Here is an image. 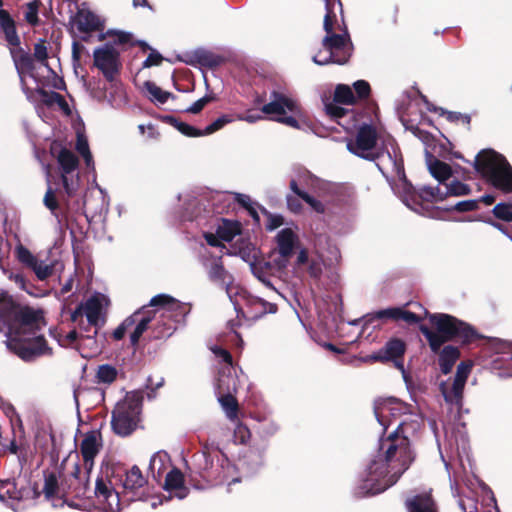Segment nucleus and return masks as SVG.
I'll return each mask as SVG.
<instances>
[{"instance_id":"1","label":"nucleus","mask_w":512,"mask_h":512,"mask_svg":"<svg viewBox=\"0 0 512 512\" xmlns=\"http://www.w3.org/2000/svg\"><path fill=\"white\" fill-rule=\"evenodd\" d=\"M414 460L410 441L404 435V422L379 440L376 455L360 476L355 493L359 497L376 495L394 485Z\"/></svg>"},{"instance_id":"2","label":"nucleus","mask_w":512,"mask_h":512,"mask_svg":"<svg viewBox=\"0 0 512 512\" xmlns=\"http://www.w3.org/2000/svg\"><path fill=\"white\" fill-rule=\"evenodd\" d=\"M43 315L30 307H18L7 293L0 294V331H5L9 351L26 362L51 354L45 339L38 335Z\"/></svg>"},{"instance_id":"3","label":"nucleus","mask_w":512,"mask_h":512,"mask_svg":"<svg viewBox=\"0 0 512 512\" xmlns=\"http://www.w3.org/2000/svg\"><path fill=\"white\" fill-rule=\"evenodd\" d=\"M325 2L326 14L324 17L325 37L322 40V48L313 56L317 65L345 64L353 51V45L347 29H342L340 34L336 33L338 19L336 10L342 14V3L340 0H323Z\"/></svg>"},{"instance_id":"4","label":"nucleus","mask_w":512,"mask_h":512,"mask_svg":"<svg viewBox=\"0 0 512 512\" xmlns=\"http://www.w3.org/2000/svg\"><path fill=\"white\" fill-rule=\"evenodd\" d=\"M150 306L156 308L154 310H147L146 307H143L141 310L136 311L133 314L138 316L137 321L134 324L136 327L130 335L132 345H136L138 343L142 334L148 329L149 324L153 321H157V331L155 333L156 338L170 336L175 330L171 319L185 314L183 311L184 304L167 294L154 296L150 300Z\"/></svg>"},{"instance_id":"5","label":"nucleus","mask_w":512,"mask_h":512,"mask_svg":"<svg viewBox=\"0 0 512 512\" xmlns=\"http://www.w3.org/2000/svg\"><path fill=\"white\" fill-rule=\"evenodd\" d=\"M474 166L493 187L503 193L512 192V167L503 155L491 149L482 150Z\"/></svg>"},{"instance_id":"6","label":"nucleus","mask_w":512,"mask_h":512,"mask_svg":"<svg viewBox=\"0 0 512 512\" xmlns=\"http://www.w3.org/2000/svg\"><path fill=\"white\" fill-rule=\"evenodd\" d=\"M64 472L52 471L45 474L43 493L47 500L60 497L68 490L79 493L83 487L80 476V465L77 461L65 460L62 463Z\"/></svg>"},{"instance_id":"7","label":"nucleus","mask_w":512,"mask_h":512,"mask_svg":"<svg viewBox=\"0 0 512 512\" xmlns=\"http://www.w3.org/2000/svg\"><path fill=\"white\" fill-rule=\"evenodd\" d=\"M141 408L142 397L137 392L127 393L124 399L118 401L112 411L114 433L124 437L135 431L140 423Z\"/></svg>"},{"instance_id":"8","label":"nucleus","mask_w":512,"mask_h":512,"mask_svg":"<svg viewBox=\"0 0 512 512\" xmlns=\"http://www.w3.org/2000/svg\"><path fill=\"white\" fill-rule=\"evenodd\" d=\"M430 320L435 325L436 331H431L425 326L420 329L434 352H437L445 342L454 337L467 338L471 333V328L468 325L447 314L432 315Z\"/></svg>"},{"instance_id":"9","label":"nucleus","mask_w":512,"mask_h":512,"mask_svg":"<svg viewBox=\"0 0 512 512\" xmlns=\"http://www.w3.org/2000/svg\"><path fill=\"white\" fill-rule=\"evenodd\" d=\"M40 492L26 475L0 482V501L14 511L20 508V503L34 500Z\"/></svg>"},{"instance_id":"10","label":"nucleus","mask_w":512,"mask_h":512,"mask_svg":"<svg viewBox=\"0 0 512 512\" xmlns=\"http://www.w3.org/2000/svg\"><path fill=\"white\" fill-rule=\"evenodd\" d=\"M228 297L237 312L244 316L259 318L266 313L276 312V305L251 295L241 286H229Z\"/></svg>"},{"instance_id":"11","label":"nucleus","mask_w":512,"mask_h":512,"mask_svg":"<svg viewBox=\"0 0 512 512\" xmlns=\"http://www.w3.org/2000/svg\"><path fill=\"white\" fill-rule=\"evenodd\" d=\"M262 113L270 115L272 120L283 123L293 128H299L296 116L301 115L296 100L285 93L272 92L269 103L262 107Z\"/></svg>"},{"instance_id":"12","label":"nucleus","mask_w":512,"mask_h":512,"mask_svg":"<svg viewBox=\"0 0 512 512\" xmlns=\"http://www.w3.org/2000/svg\"><path fill=\"white\" fill-rule=\"evenodd\" d=\"M374 161L395 193L399 194L401 190H404L405 193L412 192V185L408 183L405 177L402 159L398 158L395 152L391 154L390 151L378 150Z\"/></svg>"},{"instance_id":"13","label":"nucleus","mask_w":512,"mask_h":512,"mask_svg":"<svg viewBox=\"0 0 512 512\" xmlns=\"http://www.w3.org/2000/svg\"><path fill=\"white\" fill-rule=\"evenodd\" d=\"M398 195L411 210L432 217H435L436 214L429 212L430 205L442 202L447 197V193H444L439 187L431 186H424L419 191H415L412 187L411 193L401 190Z\"/></svg>"},{"instance_id":"14","label":"nucleus","mask_w":512,"mask_h":512,"mask_svg":"<svg viewBox=\"0 0 512 512\" xmlns=\"http://www.w3.org/2000/svg\"><path fill=\"white\" fill-rule=\"evenodd\" d=\"M406 351L405 343L400 339L389 340L380 350L364 358L365 362H393L394 366L401 372L402 378L410 389L411 377L404 368L403 356Z\"/></svg>"},{"instance_id":"15","label":"nucleus","mask_w":512,"mask_h":512,"mask_svg":"<svg viewBox=\"0 0 512 512\" xmlns=\"http://www.w3.org/2000/svg\"><path fill=\"white\" fill-rule=\"evenodd\" d=\"M57 161L60 166L64 192L67 197H73L80 186L79 160L72 151L63 148L57 156Z\"/></svg>"},{"instance_id":"16","label":"nucleus","mask_w":512,"mask_h":512,"mask_svg":"<svg viewBox=\"0 0 512 512\" xmlns=\"http://www.w3.org/2000/svg\"><path fill=\"white\" fill-rule=\"evenodd\" d=\"M93 62L109 82L116 79L122 67L120 52L110 44H104L93 51Z\"/></svg>"},{"instance_id":"17","label":"nucleus","mask_w":512,"mask_h":512,"mask_svg":"<svg viewBox=\"0 0 512 512\" xmlns=\"http://www.w3.org/2000/svg\"><path fill=\"white\" fill-rule=\"evenodd\" d=\"M347 149L361 158L375 160V156L379 150L375 129L369 125L361 126L355 139H351L347 142Z\"/></svg>"},{"instance_id":"18","label":"nucleus","mask_w":512,"mask_h":512,"mask_svg":"<svg viewBox=\"0 0 512 512\" xmlns=\"http://www.w3.org/2000/svg\"><path fill=\"white\" fill-rule=\"evenodd\" d=\"M103 448V439L100 431L91 430L84 434L79 445V451L84 462V472L80 471L83 487H86L88 475L94 467V460Z\"/></svg>"},{"instance_id":"19","label":"nucleus","mask_w":512,"mask_h":512,"mask_svg":"<svg viewBox=\"0 0 512 512\" xmlns=\"http://www.w3.org/2000/svg\"><path fill=\"white\" fill-rule=\"evenodd\" d=\"M108 305L109 299L104 294L95 293L76 308L71 319L78 321L79 317L85 315L89 325L98 327L104 322L103 312Z\"/></svg>"},{"instance_id":"20","label":"nucleus","mask_w":512,"mask_h":512,"mask_svg":"<svg viewBox=\"0 0 512 512\" xmlns=\"http://www.w3.org/2000/svg\"><path fill=\"white\" fill-rule=\"evenodd\" d=\"M211 351L223 362V367L219 371V376L216 382V393L224 394L236 392L237 377L232 366V357L230 353L219 346L211 347Z\"/></svg>"},{"instance_id":"21","label":"nucleus","mask_w":512,"mask_h":512,"mask_svg":"<svg viewBox=\"0 0 512 512\" xmlns=\"http://www.w3.org/2000/svg\"><path fill=\"white\" fill-rule=\"evenodd\" d=\"M471 371V365L461 362L456 371V375L452 381L442 382L440 384L441 393L445 401L449 404L461 406L463 398V390L467 378Z\"/></svg>"},{"instance_id":"22","label":"nucleus","mask_w":512,"mask_h":512,"mask_svg":"<svg viewBox=\"0 0 512 512\" xmlns=\"http://www.w3.org/2000/svg\"><path fill=\"white\" fill-rule=\"evenodd\" d=\"M275 240L278 257L275 258L274 262L278 269H283L287 266L288 259L299 242L297 227L289 226L281 229L276 234Z\"/></svg>"},{"instance_id":"23","label":"nucleus","mask_w":512,"mask_h":512,"mask_svg":"<svg viewBox=\"0 0 512 512\" xmlns=\"http://www.w3.org/2000/svg\"><path fill=\"white\" fill-rule=\"evenodd\" d=\"M122 485L124 494L129 500L143 501L148 498L147 480L137 466H133L125 473Z\"/></svg>"},{"instance_id":"24","label":"nucleus","mask_w":512,"mask_h":512,"mask_svg":"<svg viewBox=\"0 0 512 512\" xmlns=\"http://www.w3.org/2000/svg\"><path fill=\"white\" fill-rule=\"evenodd\" d=\"M15 255L17 260L27 268L31 269L39 280H46L52 275L55 266L54 263H48L39 259L38 256L34 255L22 244L16 246Z\"/></svg>"},{"instance_id":"25","label":"nucleus","mask_w":512,"mask_h":512,"mask_svg":"<svg viewBox=\"0 0 512 512\" xmlns=\"http://www.w3.org/2000/svg\"><path fill=\"white\" fill-rule=\"evenodd\" d=\"M95 497L101 509L105 512H119L120 498L119 494L114 490L110 480L103 476H99L95 482Z\"/></svg>"},{"instance_id":"26","label":"nucleus","mask_w":512,"mask_h":512,"mask_svg":"<svg viewBox=\"0 0 512 512\" xmlns=\"http://www.w3.org/2000/svg\"><path fill=\"white\" fill-rule=\"evenodd\" d=\"M406 410V406L395 398L379 399L375 402L374 413L381 426L387 429Z\"/></svg>"},{"instance_id":"27","label":"nucleus","mask_w":512,"mask_h":512,"mask_svg":"<svg viewBox=\"0 0 512 512\" xmlns=\"http://www.w3.org/2000/svg\"><path fill=\"white\" fill-rule=\"evenodd\" d=\"M72 24L81 33L97 31L101 27L99 17L86 8L85 5L78 8L77 13L72 18Z\"/></svg>"},{"instance_id":"28","label":"nucleus","mask_w":512,"mask_h":512,"mask_svg":"<svg viewBox=\"0 0 512 512\" xmlns=\"http://www.w3.org/2000/svg\"><path fill=\"white\" fill-rule=\"evenodd\" d=\"M10 53L20 78L23 80L26 75L33 76L35 68L33 56L20 47V44L10 45Z\"/></svg>"},{"instance_id":"29","label":"nucleus","mask_w":512,"mask_h":512,"mask_svg":"<svg viewBox=\"0 0 512 512\" xmlns=\"http://www.w3.org/2000/svg\"><path fill=\"white\" fill-rule=\"evenodd\" d=\"M163 488L171 498L175 497L180 500L184 499L189 493V489L184 485V476L177 468L171 469L166 474Z\"/></svg>"},{"instance_id":"30","label":"nucleus","mask_w":512,"mask_h":512,"mask_svg":"<svg viewBox=\"0 0 512 512\" xmlns=\"http://www.w3.org/2000/svg\"><path fill=\"white\" fill-rule=\"evenodd\" d=\"M206 269L209 279L213 282L225 286L227 294L229 286H239L238 284L234 283L233 277L224 268L220 258L212 259L209 264L206 265Z\"/></svg>"},{"instance_id":"31","label":"nucleus","mask_w":512,"mask_h":512,"mask_svg":"<svg viewBox=\"0 0 512 512\" xmlns=\"http://www.w3.org/2000/svg\"><path fill=\"white\" fill-rule=\"evenodd\" d=\"M405 506L408 512H438L430 492H423L407 498Z\"/></svg>"},{"instance_id":"32","label":"nucleus","mask_w":512,"mask_h":512,"mask_svg":"<svg viewBox=\"0 0 512 512\" xmlns=\"http://www.w3.org/2000/svg\"><path fill=\"white\" fill-rule=\"evenodd\" d=\"M426 165L430 174L440 183H443L452 175V168L450 165L440 161L429 152H426Z\"/></svg>"},{"instance_id":"33","label":"nucleus","mask_w":512,"mask_h":512,"mask_svg":"<svg viewBox=\"0 0 512 512\" xmlns=\"http://www.w3.org/2000/svg\"><path fill=\"white\" fill-rule=\"evenodd\" d=\"M0 29L5 35V39L9 45L20 44L15 21L10 16L8 11L0 9Z\"/></svg>"},{"instance_id":"34","label":"nucleus","mask_w":512,"mask_h":512,"mask_svg":"<svg viewBox=\"0 0 512 512\" xmlns=\"http://www.w3.org/2000/svg\"><path fill=\"white\" fill-rule=\"evenodd\" d=\"M170 466L169 455L164 451H158L150 459L149 472L154 479L159 480Z\"/></svg>"},{"instance_id":"35","label":"nucleus","mask_w":512,"mask_h":512,"mask_svg":"<svg viewBox=\"0 0 512 512\" xmlns=\"http://www.w3.org/2000/svg\"><path fill=\"white\" fill-rule=\"evenodd\" d=\"M253 275L261 281L267 288L271 289L275 294L281 296L275 289L270 276L272 273L273 266L270 262H265L259 259L256 263L250 267Z\"/></svg>"},{"instance_id":"36","label":"nucleus","mask_w":512,"mask_h":512,"mask_svg":"<svg viewBox=\"0 0 512 512\" xmlns=\"http://www.w3.org/2000/svg\"><path fill=\"white\" fill-rule=\"evenodd\" d=\"M460 353L458 348L448 345L443 348L439 356V365L443 374L451 372L452 367L459 358Z\"/></svg>"},{"instance_id":"37","label":"nucleus","mask_w":512,"mask_h":512,"mask_svg":"<svg viewBox=\"0 0 512 512\" xmlns=\"http://www.w3.org/2000/svg\"><path fill=\"white\" fill-rule=\"evenodd\" d=\"M240 228L238 221L223 219L218 225L217 234L221 240L229 242L240 233Z\"/></svg>"},{"instance_id":"38","label":"nucleus","mask_w":512,"mask_h":512,"mask_svg":"<svg viewBox=\"0 0 512 512\" xmlns=\"http://www.w3.org/2000/svg\"><path fill=\"white\" fill-rule=\"evenodd\" d=\"M217 397L227 418L231 421H236L238 405L233 393L217 394Z\"/></svg>"},{"instance_id":"39","label":"nucleus","mask_w":512,"mask_h":512,"mask_svg":"<svg viewBox=\"0 0 512 512\" xmlns=\"http://www.w3.org/2000/svg\"><path fill=\"white\" fill-rule=\"evenodd\" d=\"M378 317H380V318L386 317V318H391V319H396V320L401 319L407 323L418 322V317L416 314H414L410 311L402 310L400 308H389V309L382 310V311L378 312Z\"/></svg>"},{"instance_id":"40","label":"nucleus","mask_w":512,"mask_h":512,"mask_svg":"<svg viewBox=\"0 0 512 512\" xmlns=\"http://www.w3.org/2000/svg\"><path fill=\"white\" fill-rule=\"evenodd\" d=\"M39 10H40V1L33 0L22 7L23 17L27 24L30 26H37L40 23L39 18Z\"/></svg>"},{"instance_id":"41","label":"nucleus","mask_w":512,"mask_h":512,"mask_svg":"<svg viewBox=\"0 0 512 512\" xmlns=\"http://www.w3.org/2000/svg\"><path fill=\"white\" fill-rule=\"evenodd\" d=\"M144 88L148 93L149 99L159 104L166 103V101L171 95L169 92L162 90L160 87H158L155 83L151 81H146L144 83Z\"/></svg>"},{"instance_id":"42","label":"nucleus","mask_w":512,"mask_h":512,"mask_svg":"<svg viewBox=\"0 0 512 512\" xmlns=\"http://www.w3.org/2000/svg\"><path fill=\"white\" fill-rule=\"evenodd\" d=\"M334 101L340 104H353L356 102V96L350 86L339 84L335 89Z\"/></svg>"},{"instance_id":"43","label":"nucleus","mask_w":512,"mask_h":512,"mask_svg":"<svg viewBox=\"0 0 512 512\" xmlns=\"http://www.w3.org/2000/svg\"><path fill=\"white\" fill-rule=\"evenodd\" d=\"M50 171L47 169V183L48 188L43 198V203L47 209L51 211L53 215H57V210L59 207V202L57 200V193L50 185Z\"/></svg>"},{"instance_id":"44","label":"nucleus","mask_w":512,"mask_h":512,"mask_svg":"<svg viewBox=\"0 0 512 512\" xmlns=\"http://www.w3.org/2000/svg\"><path fill=\"white\" fill-rule=\"evenodd\" d=\"M76 149L84 158V161H85L87 167L94 168V162H93L92 154L89 149L88 140H87L86 136L82 133L77 134Z\"/></svg>"},{"instance_id":"45","label":"nucleus","mask_w":512,"mask_h":512,"mask_svg":"<svg viewBox=\"0 0 512 512\" xmlns=\"http://www.w3.org/2000/svg\"><path fill=\"white\" fill-rule=\"evenodd\" d=\"M237 254L251 267L252 264L256 263L259 259V251L252 244H246L238 249Z\"/></svg>"},{"instance_id":"46","label":"nucleus","mask_w":512,"mask_h":512,"mask_svg":"<svg viewBox=\"0 0 512 512\" xmlns=\"http://www.w3.org/2000/svg\"><path fill=\"white\" fill-rule=\"evenodd\" d=\"M235 200L237 203L242 205L244 208L248 210L250 215L256 220L259 221V216L257 213V203L252 200V198L249 195L241 194V193H235Z\"/></svg>"},{"instance_id":"47","label":"nucleus","mask_w":512,"mask_h":512,"mask_svg":"<svg viewBox=\"0 0 512 512\" xmlns=\"http://www.w3.org/2000/svg\"><path fill=\"white\" fill-rule=\"evenodd\" d=\"M471 192L470 187L462 183L458 180L452 181L451 183L446 185V190L444 193H447L448 196H464L468 195Z\"/></svg>"},{"instance_id":"48","label":"nucleus","mask_w":512,"mask_h":512,"mask_svg":"<svg viewBox=\"0 0 512 512\" xmlns=\"http://www.w3.org/2000/svg\"><path fill=\"white\" fill-rule=\"evenodd\" d=\"M494 216L503 221H512V204L498 203L492 210Z\"/></svg>"},{"instance_id":"49","label":"nucleus","mask_w":512,"mask_h":512,"mask_svg":"<svg viewBox=\"0 0 512 512\" xmlns=\"http://www.w3.org/2000/svg\"><path fill=\"white\" fill-rule=\"evenodd\" d=\"M172 124L180 133H182L185 136H188V137L204 136L203 131L196 129L187 123L173 120Z\"/></svg>"},{"instance_id":"50","label":"nucleus","mask_w":512,"mask_h":512,"mask_svg":"<svg viewBox=\"0 0 512 512\" xmlns=\"http://www.w3.org/2000/svg\"><path fill=\"white\" fill-rule=\"evenodd\" d=\"M138 315H131L127 317L113 332L115 340H121L128 329H130L137 321Z\"/></svg>"},{"instance_id":"51","label":"nucleus","mask_w":512,"mask_h":512,"mask_svg":"<svg viewBox=\"0 0 512 512\" xmlns=\"http://www.w3.org/2000/svg\"><path fill=\"white\" fill-rule=\"evenodd\" d=\"M48 49L44 40H40L34 45L33 59L47 67Z\"/></svg>"},{"instance_id":"52","label":"nucleus","mask_w":512,"mask_h":512,"mask_svg":"<svg viewBox=\"0 0 512 512\" xmlns=\"http://www.w3.org/2000/svg\"><path fill=\"white\" fill-rule=\"evenodd\" d=\"M116 369L109 365H102L99 367L97 377L100 382L111 383L116 378Z\"/></svg>"},{"instance_id":"53","label":"nucleus","mask_w":512,"mask_h":512,"mask_svg":"<svg viewBox=\"0 0 512 512\" xmlns=\"http://www.w3.org/2000/svg\"><path fill=\"white\" fill-rule=\"evenodd\" d=\"M233 119L228 115H222L213 121L210 125H208L204 130V135L212 134L220 129H222L226 124L231 123Z\"/></svg>"},{"instance_id":"54","label":"nucleus","mask_w":512,"mask_h":512,"mask_svg":"<svg viewBox=\"0 0 512 512\" xmlns=\"http://www.w3.org/2000/svg\"><path fill=\"white\" fill-rule=\"evenodd\" d=\"M264 214L266 216V229L269 231H273L284 224V218L280 214H272L266 210H264Z\"/></svg>"},{"instance_id":"55","label":"nucleus","mask_w":512,"mask_h":512,"mask_svg":"<svg viewBox=\"0 0 512 512\" xmlns=\"http://www.w3.org/2000/svg\"><path fill=\"white\" fill-rule=\"evenodd\" d=\"M249 438H250L249 429L240 423L236 424V427L234 429L235 442L244 444L248 441Z\"/></svg>"},{"instance_id":"56","label":"nucleus","mask_w":512,"mask_h":512,"mask_svg":"<svg viewBox=\"0 0 512 512\" xmlns=\"http://www.w3.org/2000/svg\"><path fill=\"white\" fill-rule=\"evenodd\" d=\"M478 207V201L477 200H465L460 201L457 204H455L453 207L446 208L445 210H456L459 212H467V211H473L477 209Z\"/></svg>"},{"instance_id":"57","label":"nucleus","mask_w":512,"mask_h":512,"mask_svg":"<svg viewBox=\"0 0 512 512\" xmlns=\"http://www.w3.org/2000/svg\"><path fill=\"white\" fill-rule=\"evenodd\" d=\"M302 200H304L315 212H317L319 214H322L325 212L324 203L321 202L320 200L314 198L313 196L309 195L308 193L303 194Z\"/></svg>"},{"instance_id":"58","label":"nucleus","mask_w":512,"mask_h":512,"mask_svg":"<svg viewBox=\"0 0 512 512\" xmlns=\"http://www.w3.org/2000/svg\"><path fill=\"white\" fill-rule=\"evenodd\" d=\"M354 90L356 92V99H362L369 95L370 93V86L368 82L364 80H358L353 84Z\"/></svg>"},{"instance_id":"59","label":"nucleus","mask_w":512,"mask_h":512,"mask_svg":"<svg viewBox=\"0 0 512 512\" xmlns=\"http://www.w3.org/2000/svg\"><path fill=\"white\" fill-rule=\"evenodd\" d=\"M110 36L114 37L116 44H127L132 41V34L124 31H111L108 32Z\"/></svg>"},{"instance_id":"60","label":"nucleus","mask_w":512,"mask_h":512,"mask_svg":"<svg viewBox=\"0 0 512 512\" xmlns=\"http://www.w3.org/2000/svg\"><path fill=\"white\" fill-rule=\"evenodd\" d=\"M0 407L2 408L4 413L11 419V421H14V418L17 421H20V417L17 414L14 406L9 402L4 401L1 397H0Z\"/></svg>"},{"instance_id":"61","label":"nucleus","mask_w":512,"mask_h":512,"mask_svg":"<svg viewBox=\"0 0 512 512\" xmlns=\"http://www.w3.org/2000/svg\"><path fill=\"white\" fill-rule=\"evenodd\" d=\"M80 345L89 346L92 350V352L89 354H86V355L83 354L84 357H91L99 351L98 345L92 336L82 337L80 339Z\"/></svg>"},{"instance_id":"62","label":"nucleus","mask_w":512,"mask_h":512,"mask_svg":"<svg viewBox=\"0 0 512 512\" xmlns=\"http://www.w3.org/2000/svg\"><path fill=\"white\" fill-rule=\"evenodd\" d=\"M339 103H330L326 105L327 113L333 118H341L345 114V109L338 106Z\"/></svg>"},{"instance_id":"63","label":"nucleus","mask_w":512,"mask_h":512,"mask_svg":"<svg viewBox=\"0 0 512 512\" xmlns=\"http://www.w3.org/2000/svg\"><path fill=\"white\" fill-rule=\"evenodd\" d=\"M162 59V56L158 52L152 51L144 61L143 67L148 68L152 66H157L162 62Z\"/></svg>"},{"instance_id":"64","label":"nucleus","mask_w":512,"mask_h":512,"mask_svg":"<svg viewBox=\"0 0 512 512\" xmlns=\"http://www.w3.org/2000/svg\"><path fill=\"white\" fill-rule=\"evenodd\" d=\"M209 100L210 99L206 96L202 97L198 99L196 102H194L190 107H188L186 111L192 114H197L204 108V106L209 102Z\"/></svg>"}]
</instances>
